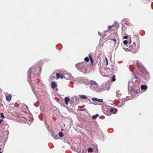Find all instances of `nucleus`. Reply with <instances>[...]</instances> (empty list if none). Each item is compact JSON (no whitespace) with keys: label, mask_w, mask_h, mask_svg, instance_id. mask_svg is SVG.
<instances>
[{"label":"nucleus","mask_w":153,"mask_h":153,"mask_svg":"<svg viewBox=\"0 0 153 153\" xmlns=\"http://www.w3.org/2000/svg\"><path fill=\"white\" fill-rule=\"evenodd\" d=\"M76 67L78 70L83 73L86 72V64L84 62L77 63L76 65Z\"/></svg>","instance_id":"nucleus-1"},{"label":"nucleus","mask_w":153,"mask_h":153,"mask_svg":"<svg viewBox=\"0 0 153 153\" xmlns=\"http://www.w3.org/2000/svg\"><path fill=\"white\" fill-rule=\"evenodd\" d=\"M130 48L131 51L133 53H136L137 51L136 43L135 42H133V44L130 46Z\"/></svg>","instance_id":"nucleus-2"},{"label":"nucleus","mask_w":153,"mask_h":153,"mask_svg":"<svg viewBox=\"0 0 153 153\" xmlns=\"http://www.w3.org/2000/svg\"><path fill=\"white\" fill-rule=\"evenodd\" d=\"M80 83H83L86 85H88L89 84V82L88 80L87 79L83 78H81L79 81Z\"/></svg>","instance_id":"nucleus-3"},{"label":"nucleus","mask_w":153,"mask_h":153,"mask_svg":"<svg viewBox=\"0 0 153 153\" xmlns=\"http://www.w3.org/2000/svg\"><path fill=\"white\" fill-rule=\"evenodd\" d=\"M134 83L132 81H129L128 82V90H131L134 88Z\"/></svg>","instance_id":"nucleus-4"},{"label":"nucleus","mask_w":153,"mask_h":153,"mask_svg":"<svg viewBox=\"0 0 153 153\" xmlns=\"http://www.w3.org/2000/svg\"><path fill=\"white\" fill-rule=\"evenodd\" d=\"M56 77L57 79H58L60 78L61 79H63L64 78V76L62 74H60L59 73H56Z\"/></svg>","instance_id":"nucleus-5"},{"label":"nucleus","mask_w":153,"mask_h":153,"mask_svg":"<svg viewBox=\"0 0 153 153\" xmlns=\"http://www.w3.org/2000/svg\"><path fill=\"white\" fill-rule=\"evenodd\" d=\"M117 96L119 99H122L123 98L120 97L121 95V94L119 91H118L116 92Z\"/></svg>","instance_id":"nucleus-6"},{"label":"nucleus","mask_w":153,"mask_h":153,"mask_svg":"<svg viewBox=\"0 0 153 153\" xmlns=\"http://www.w3.org/2000/svg\"><path fill=\"white\" fill-rule=\"evenodd\" d=\"M92 100L94 101H97L99 102H103L102 99H98L95 97H93L92 98Z\"/></svg>","instance_id":"nucleus-7"},{"label":"nucleus","mask_w":153,"mask_h":153,"mask_svg":"<svg viewBox=\"0 0 153 153\" xmlns=\"http://www.w3.org/2000/svg\"><path fill=\"white\" fill-rule=\"evenodd\" d=\"M57 86V84L55 82H53L51 83V86L53 89H54Z\"/></svg>","instance_id":"nucleus-8"},{"label":"nucleus","mask_w":153,"mask_h":153,"mask_svg":"<svg viewBox=\"0 0 153 153\" xmlns=\"http://www.w3.org/2000/svg\"><path fill=\"white\" fill-rule=\"evenodd\" d=\"M112 27H115L117 29V28L119 27V24L117 23H116L115 24V26H114V25H112V26H109L108 27V29H111Z\"/></svg>","instance_id":"nucleus-9"},{"label":"nucleus","mask_w":153,"mask_h":153,"mask_svg":"<svg viewBox=\"0 0 153 153\" xmlns=\"http://www.w3.org/2000/svg\"><path fill=\"white\" fill-rule=\"evenodd\" d=\"M90 83V84L91 85H96V86H98V85L97 82L94 80H91Z\"/></svg>","instance_id":"nucleus-10"},{"label":"nucleus","mask_w":153,"mask_h":153,"mask_svg":"<svg viewBox=\"0 0 153 153\" xmlns=\"http://www.w3.org/2000/svg\"><path fill=\"white\" fill-rule=\"evenodd\" d=\"M70 100V98L68 97H66L65 98V104L66 105L68 104V103Z\"/></svg>","instance_id":"nucleus-11"},{"label":"nucleus","mask_w":153,"mask_h":153,"mask_svg":"<svg viewBox=\"0 0 153 153\" xmlns=\"http://www.w3.org/2000/svg\"><path fill=\"white\" fill-rule=\"evenodd\" d=\"M141 88L142 90H146L147 88V87L144 85H142L141 86Z\"/></svg>","instance_id":"nucleus-12"},{"label":"nucleus","mask_w":153,"mask_h":153,"mask_svg":"<svg viewBox=\"0 0 153 153\" xmlns=\"http://www.w3.org/2000/svg\"><path fill=\"white\" fill-rule=\"evenodd\" d=\"M70 74H65L64 76V78L68 80L70 79Z\"/></svg>","instance_id":"nucleus-13"},{"label":"nucleus","mask_w":153,"mask_h":153,"mask_svg":"<svg viewBox=\"0 0 153 153\" xmlns=\"http://www.w3.org/2000/svg\"><path fill=\"white\" fill-rule=\"evenodd\" d=\"M80 97L82 99H87V97L85 95H80Z\"/></svg>","instance_id":"nucleus-14"},{"label":"nucleus","mask_w":153,"mask_h":153,"mask_svg":"<svg viewBox=\"0 0 153 153\" xmlns=\"http://www.w3.org/2000/svg\"><path fill=\"white\" fill-rule=\"evenodd\" d=\"M6 100L8 101H10L11 99V97L10 95H7L6 97Z\"/></svg>","instance_id":"nucleus-15"},{"label":"nucleus","mask_w":153,"mask_h":153,"mask_svg":"<svg viewBox=\"0 0 153 153\" xmlns=\"http://www.w3.org/2000/svg\"><path fill=\"white\" fill-rule=\"evenodd\" d=\"M52 137L55 139H57V137H58V136L57 135H56L54 134H51Z\"/></svg>","instance_id":"nucleus-16"},{"label":"nucleus","mask_w":153,"mask_h":153,"mask_svg":"<svg viewBox=\"0 0 153 153\" xmlns=\"http://www.w3.org/2000/svg\"><path fill=\"white\" fill-rule=\"evenodd\" d=\"M99 116V115L98 114H97L93 116L92 117V118L93 119L95 120L96 119L97 117H98Z\"/></svg>","instance_id":"nucleus-17"},{"label":"nucleus","mask_w":153,"mask_h":153,"mask_svg":"<svg viewBox=\"0 0 153 153\" xmlns=\"http://www.w3.org/2000/svg\"><path fill=\"white\" fill-rule=\"evenodd\" d=\"M59 135L60 137H62L63 136V134L61 132H60L59 133Z\"/></svg>","instance_id":"nucleus-18"},{"label":"nucleus","mask_w":153,"mask_h":153,"mask_svg":"<svg viewBox=\"0 0 153 153\" xmlns=\"http://www.w3.org/2000/svg\"><path fill=\"white\" fill-rule=\"evenodd\" d=\"M89 58H90L91 61V64H92L93 62L92 58L91 55L90 54H89Z\"/></svg>","instance_id":"nucleus-19"},{"label":"nucleus","mask_w":153,"mask_h":153,"mask_svg":"<svg viewBox=\"0 0 153 153\" xmlns=\"http://www.w3.org/2000/svg\"><path fill=\"white\" fill-rule=\"evenodd\" d=\"M32 68H30L28 71V75H27V77L28 78H30V75H29V72L30 70H31Z\"/></svg>","instance_id":"nucleus-20"},{"label":"nucleus","mask_w":153,"mask_h":153,"mask_svg":"<svg viewBox=\"0 0 153 153\" xmlns=\"http://www.w3.org/2000/svg\"><path fill=\"white\" fill-rule=\"evenodd\" d=\"M93 149H92V148H89L88 149V152H92L93 151Z\"/></svg>","instance_id":"nucleus-21"},{"label":"nucleus","mask_w":153,"mask_h":153,"mask_svg":"<svg viewBox=\"0 0 153 153\" xmlns=\"http://www.w3.org/2000/svg\"><path fill=\"white\" fill-rule=\"evenodd\" d=\"M115 77L114 76H113L112 77L111 80L112 81L114 82L115 81Z\"/></svg>","instance_id":"nucleus-22"},{"label":"nucleus","mask_w":153,"mask_h":153,"mask_svg":"<svg viewBox=\"0 0 153 153\" xmlns=\"http://www.w3.org/2000/svg\"><path fill=\"white\" fill-rule=\"evenodd\" d=\"M85 60L86 61V62H88V61H89V59L88 57H86L85 58Z\"/></svg>","instance_id":"nucleus-23"},{"label":"nucleus","mask_w":153,"mask_h":153,"mask_svg":"<svg viewBox=\"0 0 153 153\" xmlns=\"http://www.w3.org/2000/svg\"><path fill=\"white\" fill-rule=\"evenodd\" d=\"M1 117L2 118H4V116L3 113L1 114Z\"/></svg>","instance_id":"nucleus-24"},{"label":"nucleus","mask_w":153,"mask_h":153,"mask_svg":"<svg viewBox=\"0 0 153 153\" xmlns=\"http://www.w3.org/2000/svg\"><path fill=\"white\" fill-rule=\"evenodd\" d=\"M123 43L124 45H126L128 43V42L127 40H124L123 41Z\"/></svg>","instance_id":"nucleus-25"},{"label":"nucleus","mask_w":153,"mask_h":153,"mask_svg":"<svg viewBox=\"0 0 153 153\" xmlns=\"http://www.w3.org/2000/svg\"><path fill=\"white\" fill-rule=\"evenodd\" d=\"M110 112L111 113H112L113 112V111H114V109L113 108H111L110 109Z\"/></svg>","instance_id":"nucleus-26"},{"label":"nucleus","mask_w":153,"mask_h":153,"mask_svg":"<svg viewBox=\"0 0 153 153\" xmlns=\"http://www.w3.org/2000/svg\"><path fill=\"white\" fill-rule=\"evenodd\" d=\"M128 38V36H124L123 37V39H127Z\"/></svg>","instance_id":"nucleus-27"},{"label":"nucleus","mask_w":153,"mask_h":153,"mask_svg":"<svg viewBox=\"0 0 153 153\" xmlns=\"http://www.w3.org/2000/svg\"><path fill=\"white\" fill-rule=\"evenodd\" d=\"M134 78H135L136 79H137V76L134 75Z\"/></svg>","instance_id":"nucleus-28"},{"label":"nucleus","mask_w":153,"mask_h":153,"mask_svg":"<svg viewBox=\"0 0 153 153\" xmlns=\"http://www.w3.org/2000/svg\"><path fill=\"white\" fill-rule=\"evenodd\" d=\"M133 91L136 94H137V91L135 90H133Z\"/></svg>","instance_id":"nucleus-29"},{"label":"nucleus","mask_w":153,"mask_h":153,"mask_svg":"<svg viewBox=\"0 0 153 153\" xmlns=\"http://www.w3.org/2000/svg\"><path fill=\"white\" fill-rule=\"evenodd\" d=\"M111 40H112L114 41L115 42H116V39H114V38L113 39Z\"/></svg>","instance_id":"nucleus-30"},{"label":"nucleus","mask_w":153,"mask_h":153,"mask_svg":"<svg viewBox=\"0 0 153 153\" xmlns=\"http://www.w3.org/2000/svg\"><path fill=\"white\" fill-rule=\"evenodd\" d=\"M3 121V120H0V124L2 123V121Z\"/></svg>","instance_id":"nucleus-31"},{"label":"nucleus","mask_w":153,"mask_h":153,"mask_svg":"<svg viewBox=\"0 0 153 153\" xmlns=\"http://www.w3.org/2000/svg\"><path fill=\"white\" fill-rule=\"evenodd\" d=\"M106 62L107 65L108 64V60H107V59L106 58Z\"/></svg>","instance_id":"nucleus-32"},{"label":"nucleus","mask_w":153,"mask_h":153,"mask_svg":"<svg viewBox=\"0 0 153 153\" xmlns=\"http://www.w3.org/2000/svg\"><path fill=\"white\" fill-rule=\"evenodd\" d=\"M84 109H81L80 110V111H84Z\"/></svg>","instance_id":"nucleus-33"},{"label":"nucleus","mask_w":153,"mask_h":153,"mask_svg":"<svg viewBox=\"0 0 153 153\" xmlns=\"http://www.w3.org/2000/svg\"><path fill=\"white\" fill-rule=\"evenodd\" d=\"M131 42V39H130V40H129V44H130Z\"/></svg>","instance_id":"nucleus-34"},{"label":"nucleus","mask_w":153,"mask_h":153,"mask_svg":"<svg viewBox=\"0 0 153 153\" xmlns=\"http://www.w3.org/2000/svg\"><path fill=\"white\" fill-rule=\"evenodd\" d=\"M98 34L100 36L101 35V34L100 32H98Z\"/></svg>","instance_id":"nucleus-35"},{"label":"nucleus","mask_w":153,"mask_h":153,"mask_svg":"<svg viewBox=\"0 0 153 153\" xmlns=\"http://www.w3.org/2000/svg\"><path fill=\"white\" fill-rule=\"evenodd\" d=\"M128 48H126V49L125 50V51H127L128 50Z\"/></svg>","instance_id":"nucleus-36"},{"label":"nucleus","mask_w":153,"mask_h":153,"mask_svg":"<svg viewBox=\"0 0 153 153\" xmlns=\"http://www.w3.org/2000/svg\"><path fill=\"white\" fill-rule=\"evenodd\" d=\"M137 67H139V65H138V64H137Z\"/></svg>","instance_id":"nucleus-37"},{"label":"nucleus","mask_w":153,"mask_h":153,"mask_svg":"<svg viewBox=\"0 0 153 153\" xmlns=\"http://www.w3.org/2000/svg\"><path fill=\"white\" fill-rule=\"evenodd\" d=\"M105 37V36H103L102 37V38H104V37Z\"/></svg>","instance_id":"nucleus-38"},{"label":"nucleus","mask_w":153,"mask_h":153,"mask_svg":"<svg viewBox=\"0 0 153 153\" xmlns=\"http://www.w3.org/2000/svg\"><path fill=\"white\" fill-rule=\"evenodd\" d=\"M25 106H26V107L27 108H28V107L26 105Z\"/></svg>","instance_id":"nucleus-39"},{"label":"nucleus","mask_w":153,"mask_h":153,"mask_svg":"<svg viewBox=\"0 0 153 153\" xmlns=\"http://www.w3.org/2000/svg\"><path fill=\"white\" fill-rule=\"evenodd\" d=\"M28 81L29 82V83H30V82H29V80H28Z\"/></svg>","instance_id":"nucleus-40"}]
</instances>
